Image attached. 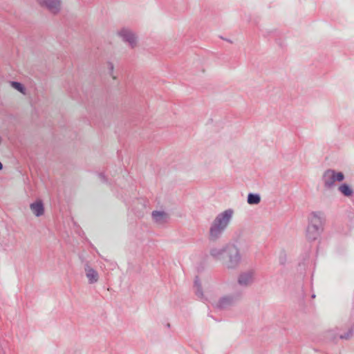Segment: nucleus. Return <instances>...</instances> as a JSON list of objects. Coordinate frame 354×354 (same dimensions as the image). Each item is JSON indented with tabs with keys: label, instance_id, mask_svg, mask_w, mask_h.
Returning <instances> with one entry per match:
<instances>
[{
	"label": "nucleus",
	"instance_id": "1",
	"mask_svg": "<svg viewBox=\"0 0 354 354\" xmlns=\"http://www.w3.org/2000/svg\"><path fill=\"white\" fill-rule=\"evenodd\" d=\"M210 255L218 261H222L225 268L235 270L242 261V254L239 248L234 243H228L221 247H215L210 250Z\"/></svg>",
	"mask_w": 354,
	"mask_h": 354
},
{
	"label": "nucleus",
	"instance_id": "2",
	"mask_svg": "<svg viewBox=\"0 0 354 354\" xmlns=\"http://www.w3.org/2000/svg\"><path fill=\"white\" fill-rule=\"evenodd\" d=\"M234 214L233 209L229 208L218 213L210 224L209 239L210 241L218 240L230 225Z\"/></svg>",
	"mask_w": 354,
	"mask_h": 354
},
{
	"label": "nucleus",
	"instance_id": "3",
	"mask_svg": "<svg viewBox=\"0 0 354 354\" xmlns=\"http://www.w3.org/2000/svg\"><path fill=\"white\" fill-rule=\"evenodd\" d=\"M326 216L323 212L315 211L308 216V225L306 228V238L309 241L317 240L324 229Z\"/></svg>",
	"mask_w": 354,
	"mask_h": 354
},
{
	"label": "nucleus",
	"instance_id": "4",
	"mask_svg": "<svg viewBox=\"0 0 354 354\" xmlns=\"http://www.w3.org/2000/svg\"><path fill=\"white\" fill-rule=\"evenodd\" d=\"M116 35L130 48L133 49L138 46V35L131 28L122 27L116 31Z\"/></svg>",
	"mask_w": 354,
	"mask_h": 354
},
{
	"label": "nucleus",
	"instance_id": "5",
	"mask_svg": "<svg viewBox=\"0 0 354 354\" xmlns=\"http://www.w3.org/2000/svg\"><path fill=\"white\" fill-rule=\"evenodd\" d=\"M322 180L324 187L329 189L335 187L336 182L343 181L344 175L341 171L328 169L324 172Z\"/></svg>",
	"mask_w": 354,
	"mask_h": 354
},
{
	"label": "nucleus",
	"instance_id": "6",
	"mask_svg": "<svg viewBox=\"0 0 354 354\" xmlns=\"http://www.w3.org/2000/svg\"><path fill=\"white\" fill-rule=\"evenodd\" d=\"M256 278V270L254 269H249L241 272L237 277V283L243 288H248L251 286Z\"/></svg>",
	"mask_w": 354,
	"mask_h": 354
},
{
	"label": "nucleus",
	"instance_id": "7",
	"mask_svg": "<svg viewBox=\"0 0 354 354\" xmlns=\"http://www.w3.org/2000/svg\"><path fill=\"white\" fill-rule=\"evenodd\" d=\"M240 294H232L225 295L219 299L216 304V307L219 309L229 308L238 303L240 300Z\"/></svg>",
	"mask_w": 354,
	"mask_h": 354
},
{
	"label": "nucleus",
	"instance_id": "8",
	"mask_svg": "<svg viewBox=\"0 0 354 354\" xmlns=\"http://www.w3.org/2000/svg\"><path fill=\"white\" fill-rule=\"evenodd\" d=\"M38 4L53 14H57L62 7V0H37Z\"/></svg>",
	"mask_w": 354,
	"mask_h": 354
},
{
	"label": "nucleus",
	"instance_id": "9",
	"mask_svg": "<svg viewBox=\"0 0 354 354\" xmlns=\"http://www.w3.org/2000/svg\"><path fill=\"white\" fill-rule=\"evenodd\" d=\"M151 217L153 222L159 225L167 223L169 219V215L164 211H153Z\"/></svg>",
	"mask_w": 354,
	"mask_h": 354
},
{
	"label": "nucleus",
	"instance_id": "10",
	"mask_svg": "<svg viewBox=\"0 0 354 354\" xmlns=\"http://www.w3.org/2000/svg\"><path fill=\"white\" fill-rule=\"evenodd\" d=\"M84 270L89 283H95L98 281L99 275L97 272L88 264L85 266Z\"/></svg>",
	"mask_w": 354,
	"mask_h": 354
},
{
	"label": "nucleus",
	"instance_id": "11",
	"mask_svg": "<svg viewBox=\"0 0 354 354\" xmlns=\"http://www.w3.org/2000/svg\"><path fill=\"white\" fill-rule=\"evenodd\" d=\"M30 208L36 216L39 217L44 214V207L41 201H37L30 205Z\"/></svg>",
	"mask_w": 354,
	"mask_h": 354
},
{
	"label": "nucleus",
	"instance_id": "12",
	"mask_svg": "<svg viewBox=\"0 0 354 354\" xmlns=\"http://www.w3.org/2000/svg\"><path fill=\"white\" fill-rule=\"evenodd\" d=\"M338 191L346 197H351L353 194V189L346 183H343L338 187Z\"/></svg>",
	"mask_w": 354,
	"mask_h": 354
},
{
	"label": "nucleus",
	"instance_id": "13",
	"mask_svg": "<svg viewBox=\"0 0 354 354\" xmlns=\"http://www.w3.org/2000/svg\"><path fill=\"white\" fill-rule=\"evenodd\" d=\"M194 291H195L196 296L199 299H203L204 297H203V293L202 291L201 284V282L198 277H196V279L194 280Z\"/></svg>",
	"mask_w": 354,
	"mask_h": 354
},
{
	"label": "nucleus",
	"instance_id": "14",
	"mask_svg": "<svg viewBox=\"0 0 354 354\" xmlns=\"http://www.w3.org/2000/svg\"><path fill=\"white\" fill-rule=\"evenodd\" d=\"M340 330L341 328L339 327L331 329L327 332V337L331 340L335 341L338 338L339 339V335L341 334Z\"/></svg>",
	"mask_w": 354,
	"mask_h": 354
},
{
	"label": "nucleus",
	"instance_id": "15",
	"mask_svg": "<svg viewBox=\"0 0 354 354\" xmlns=\"http://www.w3.org/2000/svg\"><path fill=\"white\" fill-rule=\"evenodd\" d=\"M247 201L250 205H257L261 201V197L257 194L250 193L248 195Z\"/></svg>",
	"mask_w": 354,
	"mask_h": 354
},
{
	"label": "nucleus",
	"instance_id": "16",
	"mask_svg": "<svg viewBox=\"0 0 354 354\" xmlns=\"http://www.w3.org/2000/svg\"><path fill=\"white\" fill-rule=\"evenodd\" d=\"M10 85L12 86V88L17 90L22 94H25L26 88L22 84H21L18 82L12 81V82H10Z\"/></svg>",
	"mask_w": 354,
	"mask_h": 354
},
{
	"label": "nucleus",
	"instance_id": "17",
	"mask_svg": "<svg viewBox=\"0 0 354 354\" xmlns=\"http://www.w3.org/2000/svg\"><path fill=\"white\" fill-rule=\"evenodd\" d=\"M288 257L287 254L284 250L279 252V262L281 265H285L287 262Z\"/></svg>",
	"mask_w": 354,
	"mask_h": 354
},
{
	"label": "nucleus",
	"instance_id": "18",
	"mask_svg": "<svg viewBox=\"0 0 354 354\" xmlns=\"http://www.w3.org/2000/svg\"><path fill=\"white\" fill-rule=\"evenodd\" d=\"M353 334L352 333V330H351L350 329L346 332V333H341L339 335V339H349L352 335Z\"/></svg>",
	"mask_w": 354,
	"mask_h": 354
},
{
	"label": "nucleus",
	"instance_id": "19",
	"mask_svg": "<svg viewBox=\"0 0 354 354\" xmlns=\"http://www.w3.org/2000/svg\"><path fill=\"white\" fill-rule=\"evenodd\" d=\"M100 177L102 178V180H104V176L102 174H100Z\"/></svg>",
	"mask_w": 354,
	"mask_h": 354
},
{
	"label": "nucleus",
	"instance_id": "20",
	"mask_svg": "<svg viewBox=\"0 0 354 354\" xmlns=\"http://www.w3.org/2000/svg\"><path fill=\"white\" fill-rule=\"evenodd\" d=\"M352 330V333L354 334V325L350 328Z\"/></svg>",
	"mask_w": 354,
	"mask_h": 354
},
{
	"label": "nucleus",
	"instance_id": "21",
	"mask_svg": "<svg viewBox=\"0 0 354 354\" xmlns=\"http://www.w3.org/2000/svg\"><path fill=\"white\" fill-rule=\"evenodd\" d=\"M2 168H3V165H2V163L0 162V170H1V169H2Z\"/></svg>",
	"mask_w": 354,
	"mask_h": 354
},
{
	"label": "nucleus",
	"instance_id": "22",
	"mask_svg": "<svg viewBox=\"0 0 354 354\" xmlns=\"http://www.w3.org/2000/svg\"><path fill=\"white\" fill-rule=\"evenodd\" d=\"M312 297H313V298H315V295H312Z\"/></svg>",
	"mask_w": 354,
	"mask_h": 354
}]
</instances>
